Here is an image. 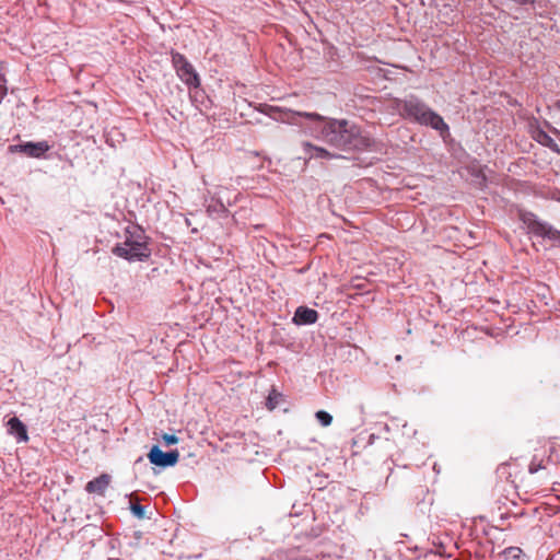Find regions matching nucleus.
I'll return each mask as SVG.
<instances>
[{
    "instance_id": "nucleus-12",
    "label": "nucleus",
    "mask_w": 560,
    "mask_h": 560,
    "mask_svg": "<svg viewBox=\"0 0 560 560\" xmlns=\"http://www.w3.org/2000/svg\"><path fill=\"white\" fill-rule=\"evenodd\" d=\"M147 240H148V237L144 234V231L140 226H135L132 229V231L129 229L126 230V241H129V242L138 241L140 243L148 244Z\"/></svg>"
},
{
    "instance_id": "nucleus-6",
    "label": "nucleus",
    "mask_w": 560,
    "mask_h": 560,
    "mask_svg": "<svg viewBox=\"0 0 560 560\" xmlns=\"http://www.w3.org/2000/svg\"><path fill=\"white\" fill-rule=\"evenodd\" d=\"M50 145L47 141L38 142H23L19 144H12L9 147L11 153H23L28 158L40 159L46 152L50 150Z\"/></svg>"
},
{
    "instance_id": "nucleus-16",
    "label": "nucleus",
    "mask_w": 560,
    "mask_h": 560,
    "mask_svg": "<svg viewBox=\"0 0 560 560\" xmlns=\"http://www.w3.org/2000/svg\"><path fill=\"white\" fill-rule=\"evenodd\" d=\"M208 212H215L221 215H228L229 210L221 200H215L208 206Z\"/></svg>"
},
{
    "instance_id": "nucleus-20",
    "label": "nucleus",
    "mask_w": 560,
    "mask_h": 560,
    "mask_svg": "<svg viewBox=\"0 0 560 560\" xmlns=\"http://www.w3.org/2000/svg\"><path fill=\"white\" fill-rule=\"evenodd\" d=\"M162 441L165 445L170 446L178 443V438L175 434L164 433L162 435Z\"/></svg>"
},
{
    "instance_id": "nucleus-7",
    "label": "nucleus",
    "mask_w": 560,
    "mask_h": 560,
    "mask_svg": "<svg viewBox=\"0 0 560 560\" xmlns=\"http://www.w3.org/2000/svg\"><path fill=\"white\" fill-rule=\"evenodd\" d=\"M148 458L151 464L166 468L175 466L179 458V453L177 450H172L168 452H164L160 448L159 445H153L148 453Z\"/></svg>"
},
{
    "instance_id": "nucleus-22",
    "label": "nucleus",
    "mask_w": 560,
    "mask_h": 560,
    "mask_svg": "<svg viewBox=\"0 0 560 560\" xmlns=\"http://www.w3.org/2000/svg\"><path fill=\"white\" fill-rule=\"evenodd\" d=\"M546 126L548 127L551 133L557 136L558 142L560 143V131L557 128L552 127L549 122H546Z\"/></svg>"
},
{
    "instance_id": "nucleus-23",
    "label": "nucleus",
    "mask_w": 560,
    "mask_h": 560,
    "mask_svg": "<svg viewBox=\"0 0 560 560\" xmlns=\"http://www.w3.org/2000/svg\"><path fill=\"white\" fill-rule=\"evenodd\" d=\"M556 108H557L558 110H560V101H558V102L556 103Z\"/></svg>"
},
{
    "instance_id": "nucleus-4",
    "label": "nucleus",
    "mask_w": 560,
    "mask_h": 560,
    "mask_svg": "<svg viewBox=\"0 0 560 560\" xmlns=\"http://www.w3.org/2000/svg\"><path fill=\"white\" fill-rule=\"evenodd\" d=\"M113 254L128 261H144L150 258L151 249L148 244L126 241L118 243L113 248Z\"/></svg>"
},
{
    "instance_id": "nucleus-2",
    "label": "nucleus",
    "mask_w": 560,
    "mask_h": 560,
    "mask_svg": "<svg viewBox=\"0 0 560 560\" xmlns=\"http://www.w3.org/2000/svg\"><path fill=\"white\" fill-rule=\"evenodd\" d=\"M394 109L407 120L417 122L419 125L431 127L439 131L441 137L450 135V127L444 121L443 117L436 112L431 109L421 98L410 94L405 98H395Z\"/></svg>"
},
{
    "instance_id": "nucleus-3",
    "label": "nucleus",
    "mask_w": 560,
    "mask_h": 560,
    "mask_svg": "<svg viewBox=\"0 0 560 560\" xmlns=\"http://www.w3.org/2000/svg\"><path fill=\"white\" fill-rule=\"evenodd\" d=\"M520 218L528 229L529 233L535 236L548 238L553 242H560V231L549 223L540 221L533 212H522Z\"/></svg>"
},
{
    "instance_id": "nucleus-10",
    "label": "nucleus",
    "mask_w": 560,
    "mask_h": 560,
    "mask_svg": "<svg viewBox=\"0 0 560 560\" xmlns=\"http://www.w3.org/2000/svg\"><path fill=\"white\" fill-rule=\"evenodd\" d=\"M109 483H110V476L108 474H102L98 477L90 480L85 485V491L89 493H97L100 495H104Z\"/></svg>"
},
{
    "instance_id": "nucleus-5",
    "label": "nucleus",
    "mask_w": 560,
    "mask_h": 560,
    "mask_svg": "<svg viewBox=\"0 0 560 560\" xmlns=\"http://www.w3.org/2000/svg\"><path fill=\"white\" fill-rule=\"evenodd\" d=\"M171 55L173 67L175 68L179 79L188 88H198L200 85V79L194 66L180 52L172 51Z\"/></svg>"
},
{
    "instance_id": "nucleus-21",
    "label": "nucleus",
    "mask_w": 560,
    "mask_h": 560,
    "mask_svg": "<svg viewBox=\"0 0 560 560\" xmlns=\"http://www.w3.org/2000/svg\"><path fill=\"white\" fill-rule=\"evenodd\" d=\"M544 466L541 463H536L535 460H532L528 466V472L529 474H536L538 470L542 469Z\"/></svg>"
},
{
    "instance_id": "nucleus-19",
    "label": "nucleus",
    "mask_w": 560,
    "mask_h": 560,
    "mask_svg": "<svg viewBox=\"0 0 560 560\" xmlns=\"http://www.w3.org/2000/svg\"><path fill=\"white\" fill-rule=\"evenodd\" d=\"M130 511L139 520L145 518V506L140 503H131Z\"/></svg>"
},
{
    "instance_id": "nucleus-9",
    "label": "nucleus",
    "mask_w": 560,
    "mask_h": 560,
    "mask_svg": "<svg viewBox=\"0 0 560 560\" xmlns=\"http://www.w3.org/2000/svg\"><path fill=\"white\" fill-rule=\"evenodd\" d=\"M7 427L8 433L13 435L19 443L28 441L26 425L18 417L10 418Z\"/></svg>"
},
{
    "instance_id": "nucleus-8",
    "label": "nucleus",
    "mask_w": 560,
    "mask_h": 560,
    "mask_svg": "<svg viewBox=\"0 0 560 560\" xmlns=\"http://www.w3.org/2000/svg\"><path fill=\"white\" fill-rule=\"evenodd\" d=\"M319 315L317 311L310 308L307 306H299L295 310L293 316V323L296 325H312L315 324L318 319Z\"/></svg>"
},
{
    "instance_id": "nucleus-17",
    "label": "nucleus",
    "mask_w": 560,
    "mask_h": 560,
    "mask_svg": "<svg viewBox=\"0 0 560 560\" xmlns=\"http://www.w3.org/2000/svg\"><path fill=\"white\" fill-rule=\"evenodd\" d=\"M315 417L323 427H328L332 422V416L325 410H318L315 413Z\"/></svg>"
},
{
    "instance_id": "nucleus-11",
    "label": "nucleus",
    "mask_w": 560,
    "mask_h": 560,
    "mask_svg": "<svg viewBox=\"0 0 560 560\" xmlns=\"http://www.w3.org/2000/svg\"><path fill=\"white\" fill-rule=\"evenodd\" d=\"M302 147L304 153L310 159H332L337 156L327 151L325 148L314 145L311 142H303Z\"/></svg>"
},
{
    "instance_id": "nucleus-1",
    "label": "nucleus",
    "mask_w": 560,
    "mask_h": 560,
    "mask_svg": "<svg viewBox=\"0 0 560 560\" xmlns=\"http://www.w3.org/2000/svg\"><path fill=\"white\" fill-rule=\"evenodd\" d=\"M259 110L275 120L299 125L312 137L340 150L363 151L372 145V139L358 125L347 119L328 118L317 113L266 104L260 105Z\"/></svg>"
},
{
    "instance_id": "nucleus-18",
    "label": "nucleus",
    "mask_w": 560,
    "mask_h": 560,
    "mask_svg": "<svg viewBox=\"0 0 560 560\" xmlns=\"http://www.w3.org/2000/svg\"><path fill=\"white\" fill-rule=\"evenodd\" d=\"M502 555L509 559L518 560L523 556V550L520 547H508L502 551Z\"/></svg>"
},
{
    "instance_id": "nucleus-15",
    "label": "nucleus",
    "mask_w": 560,
    "mask_h": 560,
    "mask_svg": "<svg viewBox=\"0 0 560 560\" xmlns=\"http://www.w3.org/2000/svg\"><path fill=\"white\" fill-rule=\"evenodd\" d=\"M8 94L7 79H5V65L0 61V103Z\"/></svg>"
},
{
    "instance_id": "nucleus-13",
    "label": "nucleus",
    "mask_w": 560,
    "mask_h": 560,
    "mask_svg": "<svg viewBox=\"0 0 560 560\" xmlns=\"http://www.w3.org/2000/svg\"><path fill=\"white\" fill-rule=\"evenodd\" d=\"M282 399L283 395L279 393L275 387H272L267 397L266 406L269 410H273L279 406Z\"/></svg>"
},
{
    "instance_id": "nucleus-14",
    "label": "nucleus",
    "mask_w": 560,
    "mask_h": 560,
    "mask_svg": "<svg viewBox=\"0 0 560 560\" xmlns=\"http://www.w3.org/2000/svg\"><path fill=\"white\" fill-rule=\"evenodd\" d=\"M483 534L489 542L494 544L501 539L503 530L498 526H489L488 528L483 529Z\"/></svg>"
}]
</instances>
